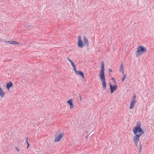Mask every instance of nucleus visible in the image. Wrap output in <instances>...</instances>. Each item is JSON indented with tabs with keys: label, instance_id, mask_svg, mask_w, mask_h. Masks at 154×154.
Wrapping results in <instances>:
<instances>
[{
	"label": "nucleus",
	"instance_id": "1",
	"mask_svg": "<svg viewBox=\"0 0 154 154\" xmlns=\"http://www.w3.org/2000/svg\"><path fill=\"white\" fill-rule=\"evenodd\" d=\"M101 71L100 72V80H101L103 88V89H106V83L105 81V73L104 71V63L103 61H102L101 63Z\"/></svg>",
	"mask_w": 154,
	"mask_h": 154
},
{
	"label": "nucleus",
	"instance_id": "2",
	"mask_svg": "<svg viewBox=\"0 0 154 154\" xmlns=\"http://www.w3.org/2000/svg\"><path fill=\"white\" fill-rule=\"evenodd\" d=\"M133 131L134 134L135 135L141 136L144 133L143 130L140 127V125H137L136 126L133 128Z\"/></svg>",
	"mask_w": 154,
	"mask_h": 154
},
{
	"label": "nucleus",
	"instance_id": "3",
	"mask_svg": "<svg viewBox=\"0 0 154 154\" xmlns=\"http://www.w3.org/2000/svg\"><path fill=\"white\" fill-rule=\"evenodd\" d=\"M147 51V50L144 46L142 45L140 46L137 48V51L135 52L136 56L137 57H139L143 53H146Z\"/></svg>",
	"mask_w": 154,
	"mask_h": 154
},
{
	"label": "nucleus",
	"instance_id": "4",
	"mask_svg": "<svg viewBox=\"0 0 154 154\" xmlns=\"http://www.w3.org/2000/svg\"><path fill=\"white\" fill-rule=\"evenodd\" d=\"M83 42L81 36L79 35L78 37V46L80 48H82L83 47Z\"/></svg>",
	"mask_w": 154,
	"mask_h": 154
},
{
	"label": "nucleus",
	"instance_id": "5",
	"mask_svg": "<svg viewBox=\"0 0 154 154\" xmlns=\"http://www.w3.org/2000/svg\"><path fill=\"white\" fill-rule=\"evenodd\" d=\"M136 96L134 94L131 101V104L130 105V109H132L134 107V106L136 103Z\"/></svg>",
	"mask_w": 154,
	"mask_h": 154
},
{
	"label": "nucleus",
	"instance_id": "6",
	"mask_svg": "<svg viewBox=\"0 0 154 154\" xmlns=\"http://www.w3.org/2000/svg\"><path fill=\"white\" fill-rule=\"evenodd\" d=\"M141 136L139 135H134V137L133 140L134 143L136 146H137L138 143L139 141V138Z\"/></svg>",
	"mask_w": 154,
	"mask_h": 154
},
{
	"label": "nucleus",
	"instance_id": "7",
	"mask_svg": "<svg viewBox=\"0 0 154 154\" xmlns=\"http://www.w3.org/2000/svg\"><path fill=\"white\" fill-rule=\"evenodd\" d=\"M63 136V134H59L55 137L54 141L55 142H57L60 141V140L62 138Z\"/></svg>",
	"mask_w": 154,
	"mask_h": 154
},
{
	"label": "nucleus",
	"instance_id": "8",
	"mask_svg": "<svg viewBox=\"0 0 154 154\" xmlns=\"http://www.w3.org/2000/svg\"><path fill=\"white\" fill-rule=\"evenodd\" d=\"M109 87L110 89L111 93H112L114 91L116 90L118 86L117 85H112L111 83H109Z\"/></svg>",
	"mask_w": 154,
	"mask_h": 154
},
{
	"label": "nucleus",
	"instance_id": "9",
	"mask_svg": "<svg viewBox=\"0 0 154 154\" xmlns=\"http://www.w3.org/2000/svg\"><path fill=\"white\" fill-rule=\"evenodd\" d=\"M83 39L84 40V42L85 43V44H84V45H86L87 46H88L89 45V42L88 39L85 36H83Z\"/></svg>",
	"mask_w": 154,
	"mask_h": 154
},
{
	"label": "nucleus",
	"instance_id": "10",
	"mask_svg": "<svg viewBox=\"0 0 154 154\" xmlns=\"http://www.w3.org/2000/svg\"><path fill=\"white\" fill-rule=\"evenodd\" d=\"M13 83L11 82L10 81L9 82H7L6 84V88L8 90H9L10 88L12 87Z\"/></svg>",
	"mask_w": 154,
	"mask_h": 154
},
{
	"label": "nucleus",
	"instance_id": "11",
	"mask_svg": "<svg viewBox=\"0 0 154 154\" xmlns=\"http://www.w3.org/2000/svg\"><path fill=\"white\" fill-rule=\"evenodd\" d=\"M72 99H70L67 101V103L69 104L70 106V109H71L74 107V105H73L72 103Z\"/></svg>",
	"mask_w": 154,
	"mask_h": 154
},
{
	"label": "nucleus",
	"instance_id": "12",
	"mask_svg": "<svg viewBox=\"0 0 154 154\" xmlns=\"http://www.w3.org/2000/svg\"><path fill=\"white\" fill-rule=\"evenodd\" d=\"M75 74L77 75H79L81 76L83 79H84L85 78L84 74L83 72L81 71H78Z\"/></svg>",
	"mask_w": 154,
	"mask_h": 154
},
{
	"label": "nucleus",
	"instance_id": "13",
	"mask_svg": "<svg viewBox=\"0 0 154 154\" xmlns=\"http://www.w3.org/2000/svg\"><path fill=\"white\" fill-rule=\"evenodd\" d=\"M5 93L1 87H0V96L2 97H3L5 96Z\"/></svg>",
	"mask_w": 154,
	"mask_h": 154
},
{
	"label": "nucleus",
	"instance_id": "14",
	"mask_svg": "<svg viewBox=\"0 0 154 154\" xmlns=\"http://www.w3.org/2000/svg\"><path fill=\"white\" fill-rule=\"evenodd\" d=\"M124 67L122 63L121 64V66L119 70V71L121 72L122 74H124V71H123Z\"/></svg>",
	"mask_w": 154,
	"mask_h": 154
},
{
	"label": "nucleus",
	"instance_id": "15",
	"mask_svg": "<svg viewBox=\"0 0 154 154\" xmlns=\"http://www.w3.org/2000/svg\"><path fill=\"white\" fill-rule=\"evenodd\" d=\"M8 42H9L10 43V44H18L19 43L17 42L16 41H8Z\"/></svg>",
	"mask_w": 154,
	"mask_h": 154
},
{
	"label": "nucleus",
	"instance_id": "16",
	"mask_svg": "<svg viewBox=\"0 0 154 154\" xmlns=\"http://www.w3.org/2000/svg\"><path fill=\"white\" fill-rule=\"evenodd\" d=\"M66 59L68 61H69V62H70L71 65L72 66L75 65L74 63L72 61V60H70V59H69V58H68V57H67Z\"/></svg>",
	"mask_w": 154,
	"mask_h": 154
},
{
	"label": "nucleus",
	"instance_id": "17",
	"mask_svg": "<svg viewBox=\"0 0 154 154\" xmlns=\"http://www.w3.org/2000/svg\"><path fill=\"white\" fill-rule=\"evenodd\" d=\"M139 145H140V146L139 147V153L140 154L142 151V145L141 144H140V143H139Z\"/></svg>",
	"mask_w": 154,
	"mask_h": 154
},
{
	"label": "nucleus",
	"instance_id": "18",
	"mask_svg": "<svg viewBox=\"0 0 154 154\" xmlns=\"http://www.w3.org/2000/svg\"><path fill=\"white\" fill-rule=\"evenodd\" d=\"M123 78H122V82H124V81L125 79L126 78V74H124H124H123Z\"/></svg>",
	"mask_w": 154,
	"mask_h": 154
},
{
	"label": "nucleus",
	"instance_id": "19",
	"mask_svg": "<svg viewBox=\"0 0 154 154\" xmlns=\"http://www.w3.org/2000/svg\"><path fill=\"white\" fill-rule=\"evenodd\" d=\"M72 67L73 68L74 70L75 71V73H76L78 71L76 70L75 65L74 66Z\"/></svg>",
	"mask_w": 154,
	"mask_h": 154
},
{
	"label": "nucleus",
	"instance_id": "20",
	"mask_svg": "<svg viewBox=\"0 0 154 154\" xmlns=\"http://www.w3.org/2000/svg\"><path fill=\"white\" fill-rule=\"evenodd\" d=\"M29 137H27V138H26V142H27V148L28 149L29 146V143H28V139Z\"/></svg>",
	"mask_w": 154,
	"mask_h": 154
},
{
	"label": "nucleus",
	"instance_id": "21",
	"mask_svg": "<svg viewBox=\"0 0 154 154\" xmlns=\"http://www.w3.org/2000/svg\"><path fill=\"white\" fill-rule=\"evenodd\" d=\"M137 125H140V126H141V123L140 122H139V121H137Z\"/></svg>",
	"mask_w": 154,
	"mask_h": 154
},
{
	"label": "nucleus",
	"instance_id": "22",
	"mask_svg": "<svg viewBox=\"0 0 154 154\" xmlns=\"http://www.w3.org/2000/svg\"><path fill=\"white\" fill-rule=\"evenodd\" d=\"M15 149L17 151V152H19V149H18V147H15Z\"/></svg>",
	"mask_w": 154,
	"mask_h": 154
},
{
	"label": "nucleus",
	"instance_id": "23",
	"mask_svg": "<svg viewBox=\"0 0 154 154\" xmlns=\"http://www.w3.org/2000/svg\"><path fill=\"white\" fill-rule=\"evenodd\" d=\"M79 98H80V100L81 101L82 100V97H81V96H79Z\"/></svg>",
	"mask_w": 154,
	"mask_h": 154
},
{
	"label": "nucleus",
	"instance_id": "24",
	"mask_svg": "<svg viewBox=\"0 0 154 154\" xmlns=\"http://www.w3.org/2000/svg\"><path fill=\"white\" fill-rule=\"evenodd\" d=\"M112 80H114V82H115V79H114V78H112Z\"/></svg>",
	"mask_w": 154,
	"mask_h": 154
},
{
	"label": "nucleus",
	"instance_id": "25",
	"mask_svg": "<svg viewBox=\"0 0 154 154\" xmlns=\"http://www.w3.org/2000/svg\"><path fill=\"white\" fill-rule=\"evenodd\" d=\"M109 72H112V70L111 69H110L109 70Z\"/></svg>",
	"mask_w": 154,
	"mask_h": 154
},
{
	"label": "nucleus",
	"instance_id": "26",
	"mask_svg": "<svg viewBox=\"0 0 154 154\" xmlns=\"http://www.w3.org/2000/svg\"><path fill=\"white\" fill-rule=\"evenodd\" d=\"M88 137V135H86L85 136V138H87Z\"/></svg>",
	"mask_w": 154,
	"mask_h": 154
},
{
	"label": "nucleus",
	"instance_id": "27",
	"mask_svg": "<svg viewBox=\"0 0 154 154\" xmlns=\"http://www.w3.org/2000/svg\"><path fill=\"white\" fill-rule=\"evenodd\" d=\"M30 25L26 26V27L28 28V27H30Z\"/></svg>",
	"mask_w": 154,
	"mask_h": 154
}]
</instances>
